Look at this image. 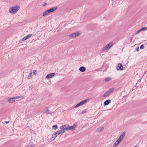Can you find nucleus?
I'll list each match as a JSON object with an SVG mask.
<instances>
[{"instance_id": "4468645a", "label": "nucleus", "mask_w": 147, "mask_h": 147, "mask_svg": "<svg viewBox=\"0 0 147 147\" xmlns=\"http://www.w3.org/2000/svg\"><path fill=\"white\" fill-rule=\"evenodd\" d=\"M111 102V100L109 99H108L105 101L104 102V104L105 105H109Z\"/></svg>"}, {"instance_id": "393cba45", "label": "nucleus", "mask_w": 147, "mask_h": 147, "mask_svg": "<svg viewBox=\"0 0 147 147\" xmlns=\"http://www.w3.org/2000/svg\"><path fill=\"white\" fill-rule=\"evenodd\" d=\"M37 73V71L36 70H34L33 71V74L35 75Z\"/></svg>"}, {"instance_id": "ddd939ff", "label": "nucleus", "mask_w": 147, "mask_h": 147, "mask_svg": "<svg viewBox=\"0 0 147 147\" xmlns=\"http://www.w3.org/2000/svg\"><path fill=\"white\" fill-rule=\"evenodd\" d=\"M104 129V128L103 127H100L97 128L96 129V131L98 132H100L102 131Z\"/></svg>"}, {"instance_id": "72a5a7b5", "label": "nucleus", "mask_w": 147, "mask_h": 147, "mask_svg": "<svg viewBox=\"0 0 147 147\" xmlns=\"http://www.w3.org/2000/svg\"><path fill=\"white\" fill-rule=\"evenodd\" d=\"M5 123L6 124H7L9 123V121H5Z\"/></svg>"}, {"instance_id": "2f4dec72", "label": "nucleus", "mask_w": 147, "mask_h": 147, "mask_svg": "<svg viewBox=\"0 0 147 147\" xmlns=\"http://www.w3.org/2000/svg\"><path fill=\"white\" fill-rule=\"evenodd\" d=\"M86 112V111L85 110H84L81 113V114H84Z\"/></svg>"}, {"instance_id": "bb28decb", "label": "nucleus", "mask_w": 147, "mask_h": 147, "mask_svg": "<svg viewBox=\"0 0 147 147\" xmlns=\"http://www.w3.org/2000/svg\"><path fill=\"white\" fill-rule=\"evenodd\" d=\"M34 36V35L32 34H31L28 35L27 36H26V37H31L32 36Z\"/></svg>"}, {"instance_id": "6ab92c4d", "label": "nucleus", "mask_w": 147, "mask_h": 147, "mask_svg": "<svg viewBox=\"0 0 147 147\" xmlns=\"http://www.w3.org/2000/svg\"><path fill=\"white\" fill-rule=\"evenodd\" d=\"M113 91L114 88H110L107 92L109 93L110 94L112 93L113 92Z\"/></svg>"}, {"instance_id": "4be33fe9", "label": "nucleus", "mask_w": 147, "mask_h": 147, "mask_svg": "<svg viewBox=\"0 0 147 147\" xmlns=\"http://www.w3.org/2000/svg\"><path fill=\"white\" fill-rule=\"evenodd\" d=\"M58 128L57 126V125H54L53 126V128L54 129H56Z\"/></svg>"}, {"instance_id": "c9c22d12", "label": "nucleus", "mask_w": 147, "mask_h": 147, "mask_svg": "<svg viewBox=\"0 0 147 147\" xmlns=\"http://www.w3.org/2000/svg\"><path fill=\"white\" fill-rule=\"evenodd\" d=\"M77 113L78 114V115H80V114H81V113H80V112H77Z\"/></svg>"}, {"instance_id": "a878e982", "label": "nucleus", "mask_w": 147, "mask_h": 147, "mask_svg": "<svg viewBox=\"0 0 147 147\" xmlns=\"http://www.w3.org/2000/svg\"><path fill=\"white\" fill-rule=\"evenodd\" d=\"M46 113L48 114L50 113V111L48 109H47V110H46Z\"/></svg>"}, {"instance_id": "6e6552de", "label": "nucleus", "mask_w": 147, "mask_h": 147, "mask_svg": "<svg viewBox=\"0 0 147 147\" xmlns=\"http://www.w3.org/2000/svg\"><path fill=\"white\" fill-rule=\"evenodd\" d=\"M77 125V124L75 123H74L73 125L72 126H70L69 125L68 126V129H71L74 130V129L76 127Z\"/></svg>"}, {"instance_id": "7c9ffc66", "label": "nucleus", "mask_w": 147, "mask_h": 147, "mask_svg": "<svg viewBox=\"0 0 147 147\" xmlns=\"http://www.w3.org/2000/svg\"><path fill=\"white\" fill-rule=\"evenodd\" d=\"M139 47H137L136 48V50L137 51H139Z\"/></svg>"}, {"instance_id": "9b49d317", "label": "nucleus", "mask_w": 147, "mask_h": 147, "mask_svg": "<svg viewBox=\"0 0 147 147\" xmlns=\"http://www.w3.org/2000/svg\"><path fill=\"white\" fill-rule=\"evenodd\" d=\"M68 125H62L60 127V128L61 129L64 130L68 129Z\"/></svg>"}, {"instance_id": "2eb2a0df", "label": "nucleus", "mask_w": 147, "mask_h": 147, "mask_svg": "<svg viewBox=\"0 0 147 147\" xmlns=\"http://www.w3.org/2000/svg\"><path fill=\"white\" fill-rule=\"evenodd\" d=\"M79 70L81 72H83L85 71H86V68L85 67L82 66V67H80V68Z\"/></svg>"}, {"instance_id": "20e7f679", "label": "nucleus", "mask_w": 147, "mask_h": 147, "mask_svg": "<svg viewBox=\"0 0 147 147\" xmlns=\"http://www.w3.org/2000/svg\"><path fill=\"white\" fill-rule=\"evenodd\" d=\"M82 34V32L81 31H77L75 33H72L70 34L69 37H77L81 35Z\"/></svg>"}, {"instance_id": "aec40b11", "label": "nucleus", "mask_w": 147, "mask_h": 147, "mask_svg": "<svg viewBox=\"0 0 147 147\" xmlns=\"http://www.w3.org/2000/svg\"><path fill=\"white\" fill-rule=\"evenodd\" d=\"M32 77V72H31L28 75L27 77L28 79H30Z\"/></svg>"}, {"instance_id": "c85d7f7f", "label": "nucleus", "mask_w": 147, "mask_h": 147, "mask_svg": "<svg viewBox=\"0 0 147 147\" xmlns=\"http://www.w3.org/2000/svg\"><path fill=\"white\" fill-rule=\"evenodd\" d=\"M55 133L57 136L59 134H60L59 132L58 131H56Z\"/></svg>"}, {"instance_id": "9d476101", "label": "nucleus", "mask_w": 147, "mask_h": 147, "mask_svg": "<svg viewBox=\"0 0 147 147\" xmlns=\"http://www.w3.org/2000/svg\"><path fill=\"white\" fill-rule=\"evenodd\" d=\"M55 75V73H51V74H48L46 76V78L47 79H49V78H52Z\"/></svg>"}, {"instance_id": "39448f33", "label": "nucleus", "mask_w": 147, "mask_h": 147, "mask_svg": "<svg viewBox=\"0 0 147 147\" xmlns=\"http://www.w3.org/2000/svg\"><path fill=\"white\" fill-rule=\"evenodd\" d=\"M88 99H87L86 100H83L82 101H81V102H79L74 107V108H76L79 107L80 106L83 105L88 100Z\"/></svg>"}, {"instance_id": "f704fd0d", "label": "nucleus", "mask_w": 147, "mask_h": 147, "mask_svg": "<svg viewBox=\"0 0 147 147\" xmlns=\"http://www.w3.org/2000/svg\"><path fill=\"white\" fill-rule=\"evenodd\" d=\"M132 38L131 37V39H130V42H132Z\"/></svg>"}, {"instance_id": "423d86ee", "label": "nucleus", "mask_w": 147, "mask_h": 147, "mask_svg": "<svg viewBox=\"0 0 147 147\" xmlns=\"http://www.w3.org/2000/svg\"><path fill=\"white\" fill-rule=\"evenodd\" d=\"M125 131L123 132V133L120 136L117 140L121 142L122 140L125 136Z\"/></svg>"}, {"instance_id": "412c9836", "label": "nucleus", "mask_w": 147, "mask_h": 147, "mask_svg": "<svg viewBox=\"0 0 147 147\" xmlns=\"http://www.w3.org/2000/svg\"><path fill=\"white\" fill-rule=\"evenodd\" d=\"M109 95H110V94L108 92H107L104 94L103 96L104 97H106Z\"/></svg>"}, {"instance_id": "f03ea898", "label": "nucleus", "mask_w": 147, "mask_h": 147, "mask_svg": "<svg viewBox=\"0 0 147 147\" xmlns=\"http://www.w3.org/2000/svg\"><path fill=\"white\" fill-rule=\"evenodd\" d=\"M113 45V42H111L109 43V44L106 45V46L102 49V51H107Z\"/></svg>"}, {"instance_id": "7ed1b4c3", "label": "nucleus", "mask_w": 147, "mask_h": 147, "mask_svg": "<svg viewBox=\"0 0 147 147\" xmlns=\"http://www.w3.org/2000/svg\"><path fill=\"white\" fill-rule=\"evenodd\" d=\"M19 96H15L9 98L8 102L9 103H12L18 100L17 99L19 98Z\"/></svg>"}, {"instance_id": "5701e85b", "label": "nucleus", "mask_w": 147, "mask_h": 147, "mask_svg": "<svg viewBox=\"0 0 147 147\" xmlns=\"http://www.w3.org/2000/svg\"><path fill=\"white\" fill-rule=\"evenodd\" d=\"M111 79V78H106L105 80V81L107 82L110 80Z\"/></svg>"}, {"instance_id": "f3484780", "label": "nucleus", "mask_w": 147, "mask_h": 147, "mask_svg": "<svg viewBox=\"0 0 147 147\" xmlns=\"http://www.w3.org/2000/svg\"><path fill=\"white\" fill-rule=\"evenodd\" d=\"M57 136L56 135L55 133H54L52 135L51 139V140H53L54 139L57 137Z\"/></svg>"}, {"instance_id": "a211bd4d", "label": "nucleus", "mask_w": 147, "mask_h": 147, "mask_svg": "<svg viewBox=\"0 0 147 147\" xmlns=\"http://www.w3.org/2000/svg\"><path fill=\"white\" fill-rule=\"evenodd\" d=\"M49 11H48V10H47L43 13V16H45L49 14Z\"/></svg>"}, {"instance_id": "f8f14e48", "label": "nucleus", "mask_w": 147, "mask_h": 147, "mask_svg": "<svg viewBox=\"0 0 147 147\" xmlns=\"http://www.w3.org/2000/svg\"><path fill=\"white\" fill-rule=\"evenodd\" d=\"M57 9V7H54L48 10L49 11V13H50V12H53L54 11L56 10Z\"/></svg>"}, {"instance_id": "c756f323", "label": "nucleus", "mask_w": 147, "mask_h": 147, "mask_svg": "<svg viewBox=\"0 0 147 147\" xmlns=\"http://www.w3.org/2000/svg\"><path fill=\"white\" fill-rule=\"evenodd\" d=\"M144 46L143 45H142L140 47V49H143L144 48Z\"/></svg>"}, {"instance_id": "1a4fd4ad", "label": "nucleus", "mask_w": 147, "mask_h": 147, "mask_svg": "<svg viewBox=\"0 0 147 147\" xmlns=\"http://www.w3.org/2000/svg\"><path fill=\"white\" fill-rule=\"evenodd\" d=\"M147 30V27H144L141 28L140 30H139L137 32H136V34H138L139 33L141 32L142 31H146Z\"/></svg>"}, {"instance_id": "473e14b6", "label": "nucleus", "mask_w": 147, "mask_h": 147, "mask_svg": "<svg viewBox=\"0 0 147 147\" xmlns=\"http://www.w3.org/2000/svg\"><path fill=\"white\" fill-rule=\"evenodd\" d=\"M47 5V3H43V6H45L46 5Z\"/></svg>"}, {"instance_id": "f257e3e1", "label": "nucleus", "mask_w": 147, "mask_h": 147, "mask_svg": "<svg viewBox=\"0 0 147 147\" xmlns=\"http://www.w3.org/2000/svg\"><path fill=\"white\" fill-rule=\"evenodd\" d=\"M20 8L18 5H15L10 8L9 9V12L12 14L16 13Z\"/></svg>"}, {"instance_id": "b1692460", "label": "nucleus", "mask_w": 147, "mask_h": 147, "mask_svg": "<svg viewBox=\"0 0 147 147\" xmlns=\"http://www.w3.org/2000/svg\"><path fill=\"white\" fill-rule=\"evenodd\" d=\"M59 132V134H62V133H64L65 132L64 130H60L58 131Z\"/></svg>"}, {"instance_id": "dca6fc26", "label": "nucleus", "mask_w": 147, "mask_h": 147, "mask_svg": "<svg viewBox=\"0 0 147 147\" xmlns=\"http://www.w3.org/2000/svg\"><path fill=\"white\" fill-rule=\"evenodd\" d=\"M120 143V142L117 140L114 144L113 147H116Z\"/></svg>"}, {"instance_id": "0eeeda50", "label": "nucleus", "mask_w": 147, "mask_h": 147, "mask_svg": "<svg viewBox=\"0 0 147 147\" xmlns=\"http://www.w3.org/2000/svg\"><path fill=\"white\" fill-rule=\"evenodd\" d=\"M123 67L121 63H119L117 66V69L118 70H122Z\"/></svg>"}, {"instance_id": "cd10ccee", "label": "nucleus", "mask_w": 147, "mask_h": 147, "mask_svg": "<svg viewBox=\"0 0 147 147\" xmlns=\"http://www.w3.org/2000/svg\"><path fill=\"white\" fill-rule=\"evenodd\" d=\"M29 37H23V38L22 39V40L24 41L26 39H27Z\"/></svg>"}]
</instances>
